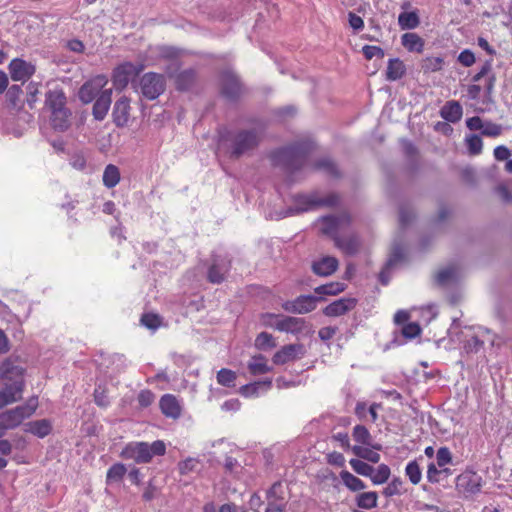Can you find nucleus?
<instances>
[{
	"instance_id": "1",
	"label": "nucleus",
	"mask_w": 512,
	"mask_h": 512,
	"mask_svg": "<svg viewBox=\"0 0 512 512\" xmlns=\"http://www.w3.org/2000/svg\"><path fill=\"white\" fill-rule=\"evenodd\" d=\"M166 453V445L162 440L148 442L128 443L120 453L126 460H133L137 464L151 462L154 456H162Z\"/></svg>"
},
{
	"instance_id": "2",
	"label": "nucleus",
	"mask_w": 512,
	"mask_h": 512,
	"mask_svg": "<svg viewBox=\"0 0 512 512\" xmlns=\"http://www.w3.org/2000/svg\"><path fill=\"white\" fill-rule=\"evenodd\" d=\"M37 398H30L21 406L8 410L0 414V424L7 429H13L19 426L26 418H29L37 409Z\"/></svg>"
},
{
	"instance_id": "3",
	"label": "nucleus",
	"mask_w": 512,
	"mask_h": 512,
	"mask_svg": "<svg viewBox=\"0 0 512 512\" xmlns=\"http://www.w3.org/2000/svg\"><path fill=\"white\" fill-rule=\"evenodd\" d=\"M262 321L265 326L277 329L281 332L298 333L302 330L303 320L296 317H279L274 314H265L262 316Z\"/></svg>"
},
{
	"instance_id": "4",
	"label": "nucleus",
	"mask_w": 512,
	"mask_h": 512,
	"mask_svg": "<svg viewBox=\"0 0 512 512\" xmlns=\"http://www.w3.org/2000/svg\"><path fill=\"white\" fill-rule=\"evenodd\" d=\"M139 90L148 100H154L165 90V80L162 75L146 73L139 82Z\"/></svg>"
},
{
	"instance_id": "5",
	"label": "nucleus",
	"mask_w": 512,
	"mask_h": 512,
	"mask_svg": "<svg viewBox=\"0 0 512 512\" xmlns=\"http://www.w3.org/2000/svg\"><path fill=\"white\" fill-rule=\"evenodd\" d=\"M337 201L338 198L335 195H330L325 199H320L315 195H299L295 199V206L290 208L285 216L308 211L316 206H332L336 204Z\"/></svg>"
},
{
	"instance_id": "6",
	"label": "nucleus",
	"mask_w": 512,
	"mask_h": 512,
	"mask_svg": "<svg viewBox=\"0 0 512 512\" xmlns=\"http://www.w3.org/2000/svg\"><path fill=\"white\" fill-rule=\"evenodd\" d=\"M143 70L142 65L125 62L117 66L113 71L112 81L116 90H123L129 81Z\"/></svg>"
},
{
	"instance_id": "7",
	"label": "nucleus",
	"mask_w": 512,
	"mask_h": 512,
	"mask_svg": "<svg viewBox=\"0 0 512 512\" xmlns=\"http://www.w3.org/2000/svg\"><path fill=\"white\" fill-rule=\"evenodd\" d=\"M107 83L108 79L104 75H97L84 83L79 90L80 100L85 104L92 102L102 91H104L103 89Z\"/></svg>"
},
{
	"instance_id": "8",
	"label": "nucleus",
	"mask_w": 512,
	"mask_h": 512,
	"mask_svg": "<svg viewBox=\"0 0 512 512\" xmlns=\"http://www.w3.org/2000/svg\"><path fill=\"white\" fill-rule=\"evenodd\" d=\"M466 125L470 130H479L481 134L487 137H498L503 132V127L500 124L484 120L478 116L468 118Z\"/></svg>"
},
{
	"instance_id": "9",
	"label": "nucleus",
	"mask_w": 512,
	"mask_h": 512,
	"mask_svg": "<svg viewBox=\"0 0 512 512\" xmlns=\"http://www.w3.org/2000/svg\"><path fill=\"white\" fill-rule=\"evenodd\" d=\"M9 72L13 81L26 82L35 73V66L20 58L13 59L9 64Z\"/></svg>"
},
{
	"instance_id": "10",
	"label": "nucleus",
	"mask_w": 512,
	"mask_h": 512,
	"mask_svg": "<svg viewBox=\"0 0 512 512\" xmlns=\"http://www.w3.org/2000/svg\"><path fill=\"white\" fill-rule=\"evenodd\" d=\"M322 300L321 297H315L311 295H302L291 302L284 304L286 311L298 314H305L313 311L316 308L317 302Z\"/></svg>"
},
{
	"instance_id": "11",
	"label": "nucleus",
	"mask_w": 512,
	"mask_h": 512,
	"mask_svg": "<svg viewBox=\"0 0 512 512\" xmlns=\"http://www.w3.org/2000/svg\"><path fill=\"white\" fill-rule=\"evenodd\" d=\"M23 389L24 381L22 378L16 379L11 384H7L0 390V408L21 400Z\"/></svg>"
},
{
	"instance_id": "12",
	"label": "nucleus",
	"mask_w": 512,
	"mask_h": 512,
	"mask_svg": "<svg viewBox=\"0 0 512 512\" xmlns=\"http://www.w3.org/2000/svg\"><path fill=\"white\" fill-rule=\"evenodd\" d=\"M112 117L117 127L122 128L128 126L131 118V105L127 97L122 96L115 102Z\"/></svg>"
},
{
	"instance_id": "13",
	"label": "nucleus",
	"mask_w": 512,
	"mask_h": 512,
	"mask_svg": "<svg viewBox=\"0 0 512 512\" xmlns=\"http://www.w3.org/2000/svg\"><path fill=\"white\" fill-rule=\"evenodd\" d=\"M304 353V347L301 344H289L278 350L272 360L276 365H283L301 358Z\"/></svg>"
},
{
	"instance_id": "14",
	"label": "nucleus",
	"mask_w": 512,
	"mask_h": 512,
	"mask_svg": "<svg viewBox=\"0 0 512 512\" xmlns=\"http://www.w3.org/2000/svg\"><path fill=\"white\" fill-rule=\"evenodd\" d=\"M220 85L222 94L229 99L238 97L242 92V87L237 76L231 71L222 73Z\"/></svg>"
},
{
	"instance_id": "15",
	"label": "nucleus",
	"mask_w": 512,
	"mask_h": 512,
	"mask_svg": "<svg viewBox=\"0 0 512 512\" xmlns=\"http://www.w3.org/2000/svg\"><path fill=\"white\" fill-rule=\"evenodd\" d=\"M161 412L168 418L178 419L181 416L182 406L176 396L165 394L160 398Z\"/></svg>"
},
{
	"instance_id": "16",
	"label": "nucleus",
	"mask_w": 512,
	"mask_h": 512,
	"mask_svg": "<svg viewBox=\"0 0 512 512\" xmlns=\"http://www.w3.org/2000/svg\"><path fill=\"white\" fill-rule=\"evenodd\" d=\"M258 143V138L253 132H241L236 138L232 148V154L239 157L247 150L253 148Z\"/></svg>"
},
{
	"instance_id": "17",
	"label": "nucleus",
	"mask_w": 512,
	"mask_h": 512,
	"mask_svg": "<svg viewBox=\"0 0 512 512\" xmlns=\"http://www.w3.org/2000/svg\"><path fill=\"white\" fill-rule=\"evenodd\" d=\"M350 222L346 214L340 216H326L321 219L320 230L323 234L332 235Z\"/></svg>"
},
{
	"instance_id": "18",
	"label": "nucleus",
	"mask_w": 512,
	"mask_h": 512,
	"mask_svg": "<svg viewBox=\"0 0 512 512\" xmlns=\"http://www.w3.org/2000/svg\"><path fill=\"white\" fill-rule=\"evenodd\" d=\"M356 305V300L353 298H341L327 305L323 309V313L329 317H337L344 315L352 310Z\"/></svg>"
},
{
	"instance_id": "19",
	"label": "nucleus",
	"mask_w": 512,
	"mask_h": 512,
	"mask_svg": "<svg viewBox=\"0 0 512 512\" xmlns=\"http://www.w3.org/2000/svg\"><path fill=\"white\" fill-rule=\"evenodd\" d=\"M111 97L112 89H105L96 98L92 111V114L96 120L101 121L106 117L111 105Z\"/></svg>"
},
{
	"instance_id": "20",
	"label": "nucleus",
	"mask_w": 512,
	"mask_h": 512,
	"mask_svg": "<svg viewBox=\"0 0 512 512\" xmlns=\"http://www.w3.org/2000/svg\"><path fill=\"white\" fill-rule=\"evenodd\" d=\"M338 265V260L335 257L325 256L313 263L312 270L315 274L326 277L332 275Z\"/></svg>"
},
{
	"instance_id": "21",
	"label": "nucleus",
	"mask_w": 512,
	"mask_h": 512,
	"mask_svg": "<svg viewBox=\"0 0 512 512\" xmlns=\"http://www.w3.org/2000/svg\"><path fill=\"white\" fill-rule=\"evenodd\" d=\"M272 387V380L256 381L246 384L240 388V393L244 397H257L262 393L269 391Z\"/></svg>"
},
{
	"instance_id": "22",
	"label": "nucleus",
	"mask_w": 512,
	"mask_h": 512,
	"mask_svg": "<svg viewBox=\"0 0 512 512\" xmlns=\"http://www.w3.org/2000/svg\"><path fill=\"white\" fill-rule=\"evenodd\" d=\"M247 367L250 374L253 376L263 375L272 371V367L268 365L266 357L262 354L252 356Z\"/></svg>"
},
{
	"instance_id": "23",
	"label": "nucleus",
	"mask_w": 512,
	"mask_h": 512,
	"mask_svg": "<svg viewBox=\"0 0 512 512\" xmlns=\"http://www.w3.org/2000/svg\"><path fill=\"white\" fill-rule=\"evenodd\" d=\"M24 430L37 437L43 438L52 430V424L47 419L31 421L25 424Z\"/></svg>"
},
{
	"instance_id": "24",
	"label": "nucleus",
	"mask_w": 512,
	"mask_h": 512,
	"mask_svg": "<svg viewBox=\"0 0 512 512\" xmlns=\"http://www.w3.org/2000/svg\"><path fill=\"white\" fill-rule=\"evenodd\" d=\"M403 47L409 52L422 53L424 40L416 33L407 32L401 36Z\"/></svg>"
},
{
	"instance_id": "25",
	"label": "nucleus",
	"mask_w": 512,
	"mask_h": 512,
	"mask_svg": "<svg viewBox=\"0 0 512 512\" xmlns=\"http://www.w3.org/2000/svg\"><path fill=\"white\" fill-rule=\"evenodd\" d=\"M336 246L346 254H355L360 249V240L355 235L335 238Z\"/></svg>"
},
{
	"instance_id": "26",
	"label": "nucleus",
	"mask_w": 512,
	"mask_h": 512,
	"mask_svg": "<svg viewBox=\"0 0 512 512\" xmlns=\"http://www.w3.org/2000/svg\"><path fill=\"white\" fill-rule=\"evenodd\" d=\"M46 104L51 109L52 113L58 110L66 109V97L64 92L60 89L49 91L46 95Z\"/></svg>"
},
{
	"instance_id": "27",
	"label": "nucleus",
	"mask_w": 512,
	"mask_h": 512,
	"mask_svg": "<svg viewBox=\"0 0 512 512\" xmlns=\"http://www.w3.org/2000/svg\"><path fill=\"white\" fill-rule=\"evenodd\" d=\"M406 66L399 58L390 59L388 61L386 78L389 81H396L404 76Z\"/></svg>"
},
{
	"instance_id": "28",
	"label": "nucleus",
	"mask_w": 512,
	"mask_h": 512,
	"mask_svg": "<svg viewBox=\"0 0 512 512\" xmlns=\"http://www.w3.org/2000/svg\"><path fill=\"white\" fill-rule=\"evenodd\" d=\"M344 486L352 492H358L365 489V483L347 470H342L339 474Z\"/></svg>"
},
{
	"instance_id": "29",
	"label": "nucleus",
	"mask_w": 512,
	"mask_h": 512,
	"mask_svg": "<svg viewBox=\"0 0 512 512\" xmlns=\"http://www.w3.org/2000/svg\"><path fill=\"white\" fill-rule=\"evenodd\" d=\"M458 487H462L465 492L476 493L480 490L481 479L477 475H462L458 477Z\"/></svg>"
},
{
	"instance_id": "30",
	"label": "nucleus",
	"mask_w": 512,
	"mask_h": 512,
	"mask_svg": "<svg viewBox=\"0 0 512 512\" xmlns=\"http://www.w3.org/2000/svg\"><path fill=\"white\" fill-rule=\"evenodd\" d=\"M441 116L449 122H457L462 117V107L458 102H448L441 109Z\"/></svg>"
},
{
	"instance_id": "31",
	"label": "nucleus",
	"mask_w": 512,
	"mask_h": 512,
	"mask_svg": "<svg viewBox=\"0 0 512 512\" xmlns=\"http://www.w3.org/2000/svg\"><path fill=\"white\" fill-rule=\"evenodd\" d=\"M460 277V269L454 265L447 266L436 275V280L441 285H447Z\"/></svg>"
},
{
	"instance_id": "32",
	"label": "nucleus",
	"mask_w": 512,
	"mask_h": 512,
	"mask_svg": "<svg viewBox=\"0 0 512 512\" xmlns=\"http://www.w3.org/2000/svg\"><path fill=\"white\" fill-rule=\"evenodd\" d=\"M103 184L107 188H113L120 182V170L117 166L109 164L103 172Z\"/></svg>"
},
{
	"instance_id": "33",
	"label": "nucleus",
	"mask_w": 512,
	"mask_h": 512,
	"mask_svg": "<svg viewBox=\"0 0 512 512\" xmlns=\"http://www.w3.org/2000/svg\"><path fill=\"white\" fill-rule=\"evenodd\" d=\"M356 503L361 509L375 508L378 503V495L374 491L362 492L356 496Z\"/></svg>"
},
{
	"instance_id": "34",
	"label": "nucleus",
	"mask_w": 512,
	"mask_h": 512,
	"mask_svg": "<svg viewBox=\"0 0 512 512\" xmlns=\"http://www.w3.org/2000/svg\"><path fill=\"white\" fill-rule=\"evenodd\" d=\"M228 270V265L224 262L214 261L208 272V279L212 283H220L224 280V274Z\"/></svg>"
},
{
	"instance_id": "35",
	"label": "nucleus",
	"mask_w": 512,
	"mask_h": 512,
	"mask_svg": "<svg viewBox=\"0 0 512 512\" xmlns=\"http://www.w3.org/2000/svg\"><path fill=\"white\" fill-rule=\"evenodd\" d=\"M70 113L67 109L58 110L52 113L51 121L55 129L64 131L69 127Z\"/></svg>"
},
{
	"instance_id": "36",
	"label": "nucleus",
	"mask_w": 512,
	"mask_h": 512,
	"mask_svg": "<svg viewBox=\"0 0 512 512\" xmlns=\"http://www.w3.org/2000/svg\"><path fill=\"white\" fill-rule=\"evenodd\" d=\"M398 23L401 29H414L416 28L420 21L416 12H402L398 16Z\"/></svg>"
},
{
	"instance_id": "37",
	"label": "nucleus",
	"mask_w": 512,
	"mask_h": 512,
	"mask_svg": "<svg viewBox=\"0 0 512 512\" xmlns=\"http://www.w3.org/2000/svg\"><path fill=\"white\" fill-rule=\"evenodd\" d=\"M351 450L354 455L369 462L378 463L380 461V455L367 447L354 445Z\"/></svg>"
},
{
	"instance_id": "38",
	"label": "nucleus",
	"mask_w": 512,
	"mask_h": 512,
	"mask_svg": "<svg viewBox=\"0 0 512 512\" xmlns=\"http://www.w3.org/2000/svg\"><path fill=\"white\" fill-rule=\"evenodd\" d=\"M346 286L341 282H331L315 288L318 295H337L345 290Z\"/></svg>"
},
{
	"instance_id": "39",
	"label": "nucleus",
	"mask_w": 512,
	"mask_h": 512,
	"mask_svg": "<svg viewBox=\"0 0 512 512\" xmlns=\"http://www.w3.org/2000/svg\"><path fill=\"white\" fill-rule=\"evenodd\" d=\"M126 472H127V469L124 464L116 463L108 469L107 476H106V482L108 484L114 483V482H119L124 477Z\"/></svg>"
},
{
	"instance_id": "40",
	"label": "nucleus",
	"mask_w": 512,
	"mask_h": 512,
	"mask_svg": "<svg viewBox=\"0 0 512 512\" xmlns=\"http://www.w3.org/2000/svg\"><path fill=\"white\" fill-rule=\"evenodd\" d=\"M23 369L14 366L11 361L6 360L0 365V377L3 379H12L16 376H21Z\"/></svg>"
},
{
	"instance_id": "41",
	"label": "nucleus",
	"mask_w": 512,
	"mask_h": 512,
	"mask_svg": "<svg viewBox=\"0 0 512 512\" xmlns=\"http://www.w3.org/2000/svg\"><path fill=\"white\" fill-rule=\"evenodd\" d=\"M276 345L274 337L267 332H261L255 339V347L258 350L272 349Z\"/></svg>"
},
{
	"instance_id": "42",
	"label": "nucleus",
	"mask_w": 512,
	"mask_h": 512,
	"mask_svg": "<svg viewBox=\"0 0 512 512\" xmlns=\"http://www.w3.org/2000/svg\"><path fill=\"white\" fill-rule=\"evenodd\" d=\"M350 466L357 474L365 477H370L371 474L375 471V468L366 462L359 459H351L349 461Z\"/></svg>"
},
{
	"instance_id": "43",
	"label": "nucleus",
	"mask_w": 512,
	"mask_h": 512,
	"mask_svg": "<svg viewBox=\"0 0 512 512\" xmlns=\"http://www.w3.org/2000/svg\"><path fill=\"white\" fill-rule=\"evenodd\" d=\"M352 436L354 440L362 445H370L372 437L368 429L363 425H356L353 428Z\"/></svg>"
},
{
	"instance_id": "44",
	"label": "nucleus",
	"mask_w": 512,
	"mask_h": 512,
	"mask_svg": "<svg viewBox=\"0 0 512 512\" xmlns=\"http://www.w3.org/2000/svg\"><path fill=\"white\" fill-rule=\"evenodd\" d=\"M390 477V468L386 464H380L371 474V481L376 484L385 483Z\"/></svg>"
},
{
	"instance_id": "45",
	"label": "nucleus",
	"mask_w": 512,
	"mask_h": 512,
	"mask_svg": "<svg viewBox=\"0 0 512 512\" xmlns=\"http://www.w3.org/2000/svg\"><path fill=\"white\" fill-rule=\"evenodd\" d=\"M217 382L226 387H233L235 385V380L237 378V374L230 369H221L217 373Z\"/></svg>"
},
{
	"instance_id": "46",
	"label": "nucleus",
	"mask_w": 512,
	"mask_h": 512,
	"mask_svg": "<svg viewBox=\"0 0 512 512\" xmlns=\"http://www.w3.org/2000/svg\"><path fill=\"white\" fill-rule=\"evenodd\" d=\"M405 473L412 484L416 485L421 481L422 472L416 461H411L407 464Z\"/></svg>"
},
{
	"instance_id": "47",
	"label": "nucleus",
	"mask_w": 512,
	"mask_h": 512,
	"mask_svg": "<svg viewBox=\"0 0 512 512\" xmlns=\"http://www.w3.org/2000/svg\"><path fill=\"white\" fill-rule=\"evenodd\" d=\"M195 73L192 70H186L181 72L176 77V85L180 90L187 89L194 81Z\"/></svg>"
},
{
	"instance_id": "48",
	"label": "nucleus",
	"mask_w": 512,
	"mask_h": 512,
	"mask_svg": "<svg viewBox=\"0 0 512 512\" xmlns=\"http://www.w3.org/2000/svg\"><path fill=\"white\" fill-rule=\"evenodd\" d=\"M198 464L199 462L196 458L189 457L178 464V469L182 475H187L195 471L198 467Z\"/></svg>"
},
{
	"instance_id": "49",
	"label": "nucleus",
	"mask_w": 512,
	"mask_h": 512,
	"mask_svg": "<svg viewBox=\"0 0 512 512\" xmlns=\"http://www.w3.org/2000/svg\"><path fill=\"white\" fill-rule=\"evenodd\" d=\"M437 466L439 468H446L445 466L452 461V455L447 447H441L436 454Z\"/></svg>"
},
{
	"instance_id": "50",
	"label": "nucleus",
	"mask_w": 512,
	"mask_h": 512,
	"mask_svg": "<svg viewBox=\"0 0 512 512\" xmlns=\"http://www.w3.org/2000/svg\"><path fill=\"white\" fill-rule=\"evenodd\" d=\"M442 473H449L448 468L438 469L434 463L429 464L427 469V479L431 483H438L440 481V475Z\"/></svg>"
},
{
	"instance_id": "51",
	"label": "nucleus",
	"mask_w": 512,
	"mask_h": 512,
	"mask_svg": "<svg viewBox=\"0 0 512 512\" xmlns=\"http://www.w3.org/2000/svg\"><path fill=\"white\" fill-rule=\"evenodd\" d=\"M141 323L145 327L155 330L161 325V318L157 314L147 313L141 317Z\"/></svg>"
},
{
	"instance_id": "52",
	"label": "nucleus",
	"mask_w": 512,
	"mask_h": 512,
	"mask_svg": "<svg viewBox=\"0 0 512 512\" xmlns=\"http://www.w3.org/2000/svg\"><path fill=\"white\" fill-rule=\"evenodd\" d=\"M402 480L400 478H394L384 489L383 494L386 497H392L401 493Z\"/></svg>"
},
{
	"instance_id": "53",
	"label": "nucleus",
	"mask_w": 512,
	"mask_h": 512,
	"mask_svg": "<svg viewBox=\"0 0 512 512\" xmlns=\"http://www.w3.org/2000/svg\"><path fill=\"white\" fill-rule=\"evenodd\" d=\"M466 143L471 154H479L482 151L483 142L477 135H471L466 138Z\"/></svg>"
},
{
	"instance_id": "54",
	"label": "nucleus",
	"mask_w": 512,
	"mask_h": 512,
	"mask_svg": "<svg viewBox=\"0 0 512 512\" xmlns=\"http://www.w3.org/2000/svg\"><path fill=\"white\" fill-rule=\"evenodd\" d=\"M363 54L366 59L371 60L372 58H380L382 59L384 57V51L382 48L378 46H372V45H365L362 49Z\"/></svg>"
},
{
	"instance_id": "55",
	"label": "nucleus",
	"mask_w": 512,
	"mask_h": 512,
	"mask_svg": "<svg viewBox=\"0 0 512 512\" xmlns=\"http://www.w3.org/2000/svg\"><path fill=\"white\" fill-rule=\"evenodd\" d=\"M421 333V328L417 323H408L403 326L402 334L408 339H413Z\"/></svg>"
},
{
	"instance_id": "56",
	"label": "nucleus",
	"mask_w": 512,
	"mask_h": 512,
	"mask_svg": "<svg viewBox=\"0 0 512 512\" xmlns=\"http://www.w3.org/2000/svg\"><path fill=\"white\" fill-rule=\"evenodd\" d=\"M442 64H443V60L441 58L431 57V58H427L424 61L423 67L426 71L436 72V71L441 70Z\"/></svg>"
},
{
	"instance_id": "57",
	"label": "nucleus",
	"mask_w": 512,
	"mask_h": 512,
	"mask_svg": "<svg viewBox=\"0 0 512 512\" xmlns=\"http://www.w3.org/2000/svg\"><path fill=\"white\" fill-rule=\"evenodd\" d=\"M137 399L141 407H148L154 402L155 395L150 390H142Z\"/></svg>"
},
{
	"instance_id": "58",
	"label": "nucleus",
	"mask_w": 512,
	"mask_h": 512,
	"mask_svg": "<svg viewBox=\"0 0 512 512\" xmlns=\"http://www.w3.org/2000/svg\"><path fill=\"white\" fill-rule=\"evenodd\" d=\"M157 52L159 56L163 58L173 59L178 57L180 51L174 47L169 46H159L157 47Z\"/></svg>"
},
{
	"instance_id": "59",
	"label": "nucleus",
	"mask_w": 512,
	"mask_h": 512,
	"mask_svg": "<svg viewBox=\"0 0 512 512\" xmlns=\"http://www.w3.org/2000/svg\"><path fill=\"white\" fill-rule=\"evenodd\" d=\"M327 462L330 465L343 467L345 465V457L337 451H333L327 455Z\"/></svg>"
},
{
	"instance_id": "60",
	"label": "nucleus",
	"mask_w": 512,
	"mask_h": 512,
	"mask_svg": "<svg viewBox=\"0 0 512 512\" xmlns=\"http://www.w3.org/2000/svg\"><path fill=\"white\" fill-rule=\"evenodd\" d=\"M458 61L465 67H470L475 62V56L470 50H464L459 54Z\"/></svg>"
},
{
	"instance_id": "61",
	"label": "nucleus",
	"mask_w": 512,
	"mask_h": 512,
	"mask_svg": "<svg viewBox=\"0 0 512 512\" xmlns=\"http://www.w3.org/2000/svg\"><path fill=\"white\" fill-rule=\"evenodd\" d=\"M493 154H494L495 159L498 161H504V160L508 161V159L511 155L510 150L504 145L497 146L494 149Z\"/></svg>"
},
{
	"instance_id": "62",
	"label": "nucleus",
	"mask_w": 512,
	"mask_h": 512,
	"mask_svg": "<svg viewBox=\"0 0 512 512\" xmlns=\"http://www.w3.org/2000/svg\"><path fill=\"white\" fill-rule=\"evenodd\" d=\"M348 20H349V25L354 29V30H361L363 27H364V21L363 19L356 15L355 13L353 12H350L348 14Z\"/></svg>"
},
{
	"instance_id": "63",
	"label": "nucleus",
	"mask_w": 512,
	"mask_h": 512,
	"mask_svg": "<svg viewBox=\"0 0 512 512\" xmlns=\"http://www.w3.org/2000/svg\"><path fill=\"white\" fill-rule=\"evenodd\" d=\"M336 332H337L336 327L327 326V327L321 328L318 332V335L321 340L326 341V340L333 338V336L336 334Z\"/></svg>"
},
{
	"instance_id": "64",
	"label": "nucleus",
	"mask_w": 512,
	"mask_h": 512,
	"mask_svg": "<svg viewBox=\"0 0 512 512\" xmlns=\"http://www.w3.org/2000/svg\"><path fill=\"white\" fill-rule=\"evenodd\" d=\"M66 46L70 51L76 52V53H82L85 48L82 41H80L78 39H72V40L67 41Z\"/></svg>"
}]
</instances>
